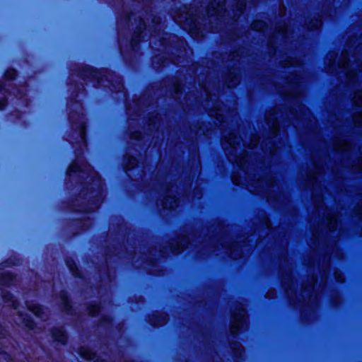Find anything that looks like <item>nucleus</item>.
Returning a JSON list of instances; mask_svg holds the SVG:
<instances>
[{
    "label": "nucleus",
    "mask_w": 362,
    "mask_h": 362,
    "mask_svg": "<svg viewBox=\"0 0 362 362\" xmlns=\"http://www.w3.org/2000/svg\"><path fill=\"white\" fill-rule=\"evenodd\" d=\"M240 139L236 136L235 134H230L226 139V143L233 148H235V146L240 144Z\"/></svg>",
    "instance_id": "f257e3e1"
},
{
    "label": "nucleus",
    "mask_w": 362,
    "mask_h": 362,
    "mask_svg": "<svg viewBox=\"0 0 362 362\" xmlns=\"http://www.w3.org/2000/svg\"><path fill=\"white\" fill-rule=\"evenodd\" d=\"M176 206V199H175V197H173L165 199V200L163 203V206L165 209H173Z\"/></svg>",
    "instance_id": "f03ea898"
},
{
    "label": "nucleus",
    "mask_w": 362,
    "mask_h": 362,
    "mask_svg": "<svg viewBox=\"0 0 362 362\" xmlns=\"http://www.w3.org/2000/svg\"><path fill=\"white\" fill-rule=\"evenodd\" d=\"M79 354L82 357L88 360L91 359L93 356L92 351L86 348H81L79 351Z\"/></svg>",
    "instance_id": "7ed1b4c3"
},
{
    "label": "nucleus",
    "mask_w": 362,
    "mask_h": 362,
    "mask_svg": "<svg viewBox=\"0 0 362 362\" xmlns=\"http://www.w3.org/2000/svg\"><path fill=\"white\" fill-rule=\"evenodd\" d=\"M54 337L55 340H57L61 343H64L66 341V336H65L64 332L62 330H58L54 334Z\"/></svg>",
    "instance_id": "20e7f679"
},
{
    "label": "nucleus",
    "mask_w": 362,
    "mask_h": 362,
    "mask_svg": "<svg viewBox=\"0 0 362 362\" xmlns=\"http://www.w3.org/2000/svg\"><path fill=\"white\" fill-rule=\"evenodd\" d=\"M28 309L32 313H33L35 315L39 316V317L40 316V313L42 310L39 305L32 304V305H28Z\"/></svg>",
    "instance_id": "39448f33"
},
{
    "label": "nucleus",
    "mask_w": 362,
    "mask_h": 362,
    "mask_svg": "<svg viewBox=\"0 0 362 362\" xmlns=\"http://www.w3.org/2000/svg\"><path fill=\"white\" fill-rule=\"evenodd\" d=\"M240 323L239 319H235V322H233V325L231 326V332L233 333H236L239 328V324Z\"/></svg>",
    "instance_id": "423d86ee"
},
{
    "label": "nucleus",
    "mask_w": 362,
    "mask_h": 362,
    "mask_svg": "<svg viewBox=\"0 0 362 362\" xmlns=\"http://www.w3.org/2000/svg\"><path fill=\"white\" fill-rule=\"evenodd\" d=\"M252 27L256 30H262L264 27V23L262 21H256L253 23Z\"/></svg>",
    "instance_id": "0eeeda50"
},
{
    "label": "nucleus",
    "mask_w": 362,
    "mask_h": 362,
    "mask_svg": "<svg viewBox=\"0 0 362 362\" xmlns=\"http://www.w3.org/2000/svg\"><path fill=\"white\" fill-rule=\"evenodd\" d=\"M354 100L358 105H362V92H359L355 95Z\"/></svg>",
    "instance_id": "6e6552de"
},
{
    "label": "nucleus",
    "mask_w": 362,
    "mask_h": 362,
    "mask_svg": "<svg viewBox=\"0 0 362 362\" xmlns=\"http://www.w3.org/2000/svg\"><path fill=\"white\" fill-rule=\"evenodd\" d=\"M258 142H259V138L257 136L252 137V139L251 140V143L249 144V147L250 148H253L254 147H255L257 146Z\"/></svg>",
    "instance_id": "1a4fd4ad"
},
{
    "label": "nucleus",
    "mask_w": 362,
    "mask_h": 362,
    "mask_svg": "<svg viewBox=\"0 0 362 362\" xmlns=\"http://www.w3.org/2000/svg\"><path fill=\"white\" fill-rule=\"evenodd\" d=\"M277 122H276V118L274 119V121H273V123H272V128H273L274 129H277Z\"/></svg>",
    "instance_id": "9d476101"
},
{
    "label": "nucleus",
    "mask_w": 362,
    "mask_h": 362,
    "mask_svg": "<svg viewBox=\"0 0 362 362\" xmlns=\"http://www.w3.org/2000/svg\"><path fill=\"white\" fill-rule=\"evenodd\" d=\"M337 222V220L335 217L332 216L330 219V224H335Z\"/></svg>",
    "instance_id": "9b49d317"
},
{
    "label": "nucleus",
    "mask_w": 362,
    "mask_h": 362,
    "mask_svg": "<svg viewBox=\"0 0 362 362\" xmlns=\"http://www.w3.org/2000/svg\"><path fill=\"white\" fill-rule=\"evenodd\" d=\"M218 7L221 6L223 4V1L222 0H217V3H216Z\"/></svg>",
    "instance_id": "f8f14e48"
},
{
    "label": "nucleus",
    "mask_w": 362,
    "mask_h": 362,
    "mask_svg": "<svg viewBox=\"0 0 362 362\" xmlns=\"http://www.w3.org/2000/svg\"><path fill=\"white\" fill-rule=\"evenodd\" d=\"M266 119H267V122L268 124H270V118H269V115H268V116H267Z\"/></svg>",
    "instance_id": "ddd939ff"
},
{
    "label": "nucleus",
    "mask_w": 362,
    "mask_h": 362,
    "mask_svg": "<svg viewBox=\"0 0 362 362\" xmlns=\"http://www.w3.org/2000/svg\"><path fill=\"white\" fill-rule=\"evenodd\" d=\"M235 162H236L237 163H239L240 165H241V164H242V163H241V162H240V161H239V160H238V159H235Z\"/></svg>",
    "instance_id": "4468645a"
},
{
    "label": "nucleus",
    "mask_w": 362,
    "mask_h": 362,
    "mask_svg": "<svg viewBox=\"0 0 362 362\" xmlns=\"http://www.w3.org/2000/svg\"><path fill=\"white\" fill-rule=\"evenodd\" d=\"M209 12L211 15L215 14V13H216V12H215V11H214H214H209Z\"/></svg>",
    "instance_id": "2eb2a0df"
},
{
    "label": "nucleus",
    "mask_w": 362,
    "mask_h": 362,
    "mask_svg": "<svg viewBox=\"0 0 362 362\" xmlns=\"http://www.w3.org/2000/svg\"><path fill=\"white\" fill-rule=\"evenodd\" d=\"M2 335V337H4V334H2L1 332H0V336Z\"/></svg>",
    "instance_id": "dca6fc26"
}]
</instances>
